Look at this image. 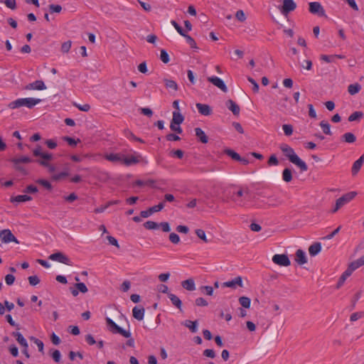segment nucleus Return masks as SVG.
<instances>
[{"mask_svg": "<svg viewBox=\"0 0 364 364\" xmlns=\"http://www.w3.org/2000/svg\"><path fill=\"white\" fill-rule=\"evenodd\" d=\"M75 287L78 289V291L81 293H86L87 292L88 289L86 285L82 282H77L75 284Z\"/></svg>", "mask_w": 364, "mask_h": 364, "instance_id": "c03bdc74", "label": "nucleus"}, {"mask_svg": "<svg viewBox=\"0 0 364 364\" xmlns=\"http://www.w3.org/2000/svg\"><path fill=\"white\" fill-rule=\"evenodd\" d=\"M282 178L285 182H290L292 179V172L289 168L284 169L282 173Z\"/></svg>", "mask_w": 364, "mask_h": 364, "instance_id": "c9c22d12", "label": "nucleus"}, {"mask_svg": "<svg viewBox=\"0 0 364 364\" xmlns=\"http://www.w3.org/2000/svg\"><path fill=\"white\" fill-rule=\"evenodd\" d=\"M23 193H26L27 194H32V193H36L38 192V188L36 186H33V185H29L23 191Z\"/></svg>", "mask_w": 364, "mask_h": 364, "instance_id": "a18cd8bd", "label": "nucleus"}, {"mask_svg": "<svg viewBox=\"0 0 364 364\" xmlns=\"http://www.w3.org/2000/svg\"><path fill=\"white\" fill-rule=\"evenodd\" d=\"M38 157L41 159L36 160L37 163L48 168L53 180L60 181L66 180L68 178L69 176V168L68 167H65L63 171L58 172L57 167L49 163L53 159V155L52 154L43 152Z\"/></svg>", "mask_w": 364, "mask_h": 364, "instance_id": "f257e3e1", "label": "nucleus"}, {"mask_svg": "<svg viewBox=\"0 0 364 364\" xmlns=\"http://www.w3.org/2000/svg\"><path fill=\"white\" fill-rule=\"evenodd\" d=\"M203 355L210 358H214L216 355L215 351L213 349H205L203 350Z\"/></svg>", "mask_w": 364, "mask_h": 364, "instance_id": "0e129e2a", "label": "nucleus"}, {"mask_svg": "<svg viewBox=\"0 0 364 364\" xmlns=\"http://www.w3.org/2000/svg\"><path fill=\"white\" fill-rule=\"evenodd\" d=\"M360 90H361V85L358 82L350 84L348 87V92L351 95H354L358 93Z\"/></svg>", "mask_w": 364, "mask_h": 364, "instance_id": "2f4dec72", "label": "nucleus"}, {"mask_svg": "<svg viewBox=\"0 0 364 364\" xmlns=\"http://www.w3.org/2000/svg\"><path fill=\"white\" fill-rule=\"evenodd\" d=\"M41 102V99L38 98H33V97H27V98H18L16 100L11 102L8 107L11 109H18L23 106L28 107V109H32L36 105L39 104Z\"/></svg>", "mask_w": 364, "mask_h": 364, "instance_id": "20e7f679", "label": "nucleus"}, {"mask_svg": "<svg viewBox=\"0 0 364 364\" xmlns=\"http://www.w3.org/2000/svg\"><path fill=\"white\" fill-rule=\"evenodd\" d=\"M342 139L347 143H353L356 140L355 136L351 132H346L342 136Z\"/></svg>", "mask_w": 364, "mask_h": 364, "instance_id": "f704fd0d", "label": "nucleus"}, {"mask_svg": "<svg viewBox=\"0 0 364 364\" xmlns=\"http://www.w3.org/2000/svg\"><path fill=\"white\" fill-rule=\"evenodd\" d=\"M196 305L198 306H206L208 305V301L203 297H198L195 301Z\"/></svg>", "mask_w": 364, "mask_h": 364, "instance_id": "4d7b16f0", "label": "nucleus"}, {"mask_svg": "<svg viewBox=\"0 0 364 364\" xmlns=\"http://www.w3.org/2000/svg\"><path fill=\"white\" fill-rule=\"evenodd\" d=\"M363 316V311L355 312L350 315V321H355Z\"/></svg>", "mask_w": 364, "mask_h": 364, "instance_id": "8fccbe9b", "label": "nucleus"}, {"mask_svg": "<svg viewBox=\"0 0 364 364\" xmlns=\"http://www.w3.org/2000/svg\"><path fill=\"white\" fill-rule=\"evenodd\" d=\"M309 12L313 14H316L318 16H325V10L319 2L314 1L309 3Z\"/></svg>", "mask_w": 364, "mask_h": 364, "instance_id": "1a4fd4ad", "label": "nucleus"}, {"mask_svg": "<svg viewBox=\"0 0 364 364\" xmlns=\"http://www.w3.org/2000/svg\"><path fill=\"white\" fill-rule=\"evenodd\" d=\"M11 161L16 165V169L21 171L23 174H26V171L25 170V168L21 166L19 164L21 163L28 164V163L32 162L33 160L28 156H20L18 158L12 159Z\"/></svg>", "mask_w": 364, "mask_h": 364, "instance_id": "6e6552de", "label": "nucleus"}, {"mask_svg": "<svg viewBox=\"0 0 364 364\" xmlns=\"http://www.w3.org/2000/svg\"><path fill=\"white\" fill-rule=\"evenodd\" d=\"M48 10H49V12L50 14H60L62 10H63V8L59 4H50L48 5Z\"/></svg>", "mask_w": 364, "mask_h": 364, "instance_id": "58836bf2", "label": "nucleus"}, {"mask_svg": "<svg viewBox=\"0 0 364 364\" xmlns=\"http://www.w3.org/2000/svg\"><path fill=\"white\" fill-rule=\"evenodd\" d=\"M282 128L286 136H290L292 134L293 127L291 124H284Z\"/></svg>", "mask_w": 364, "mask_h": 364, "instance_id": "603ef678", "label": "nucleus"}, {"mask_svg": "<svg viewBox=\"0 0 364 364\" xmlns=\"http://www.w3.org/2000/svg\"><path fill=\"white\" fill-rule=\"evenodd\" d=\"M105 321L107 329L109 332H111L113 334H119L124 336V338H128L125 344L127 346L132 348L134 346V339L132 338V333L130 331L123 329L109 317H106Z\"/></svg>", "mask_w": 364, "mask_h": 364, "instance_id": "7ed1b4c3", "label": "nucleus"}, {"mask_svg": "<svg viewBox=\"0 0 364 364\" xmlns=\"http://www.w3.org/2000/svg\"><path fill=\"white\" fill-rule=\"evenodd\" d=\"M289 161L299 168L301 171H306L308 169L306 164L301 160L297 154L295 156L291 157Z\"/></svg>", "mask_w": 364, "mask_h": 364, "instance_id": "a211bd4d", "label": "nucleus"}, {"mask_svg": "<svg viewBox=\"0 0 364 364\" xmlns=\"http://www.w3.org/2000/svg\"><path fill=\"white\" fill-rule=\"evenodd\" d=\"M296 258L295 261L298 263L299 265H303L307 262V258L306 256V253L301 249H299L296 252Z\"/></svg>", "mask_w": 364, "mask_h": 364, "instance_id": "4be33fe9", "label": "nucleus"}, {"mask_svg": "<svg viewBox=\"0 0 364 364\" xmlns=\"http://www.w3.org/2000/svg\"><path fill=\"white\" fill-rule=\"evenodd\" d=\"M280 149L289 161L291 160V157L296 155V154L294 152V150L287 144H282Z\"/></svg>", "mask_w": 364, "mask_h": 364, "instance_id": "412c9836", "label": "nucleus"}, {"mask_svg": "<svg viewBox=\"0 0 364 364\" xmlns=\"http://www.w3.org/2000/svg\"><path fill=\"white\" fill-rule=\"evenodd\" d=\"M0 238L1 240V242L4 243H9L11 242H14L16 244H19V241L13 235L11 231L9 229H4L1 230Z\"/></svg>", "mask_w": 364, "mask_h": 364, "instance_id": "423d86ee", "label": "nucleus"}, {"mask_svg": "<svg viewBox=\"0 0 364 364\" xmlns=\"http://www.w3.org/2000/svg\"><path fill=\"white\" fill-rule=\"evenodd\" d=\"M31 200H32V198L30 196L24 194V195H18L16 196H11L10 198V202L12 203L18 204V203H24L26 201H30Z\"/></svg>", "mask_w": 364, "mask_h": 364, "instance_id": "aec40b11", "label": "nucleus"}, {"mask_svg": "<svg viewBox=\"0 0 364 364\" xmlns=\"http://www.w3.org/2000/svg\"><path fill=\"white\" fill-rule=\"evenodd\" d=\"M28 279L29 284L31 286H36L40 283V279H39L38 277L36 275L30 276V277H28Z\"/></svg>", "mask_w": 364, "mask_h": 364, "instance_id": "864d4df0", "label": "nucleus"}, {"mask_svg": "<svg viewBox=\"0 0 364 364\" xmlns=\"http://www.w3.org/2000/svg\"><path fill=\"white\" fill-rule=\"evenodd\" d=\"M77 196L75 193H72L68 196H63L64 200L68 203H73V201L77 200Z\"/></svg>", "mask_w": 364, "mask_h": 364, "instance_id": "6e6d98bb", "label": "nucleus"}, {"mask_svg": "<svg viewBox=\"0 0 364 364\" xmlns=\"http://www.w3.org/2000/svg\"><path fill=\"white\" fill-rule=\"evenodd\" d=\"M144 312L145 310L144 307L134 306L132 309L133 317L138 321L143 320Z\"/></svg>", "mask_w": 364, "mask_h": 364, "instance_id": "b1692460", "label": "nucleus"}, {"mask_svg": "<svg viewBox=\"0 0 364 364\" xmlns=\"http://www.w3.org/2000/svg\"><path fill=\"white\" fill-rule=\"evenodd\" d=\"M183 325L187 327L192 333H196L198 331V321H192L191 320H186Z\"/></svg>", "mask_w": 364, "mask_h": 364, "instance_id": "7c9ffc66", "label": "nucleus"}, {"mask_svg": "<svg viewBox=\"0 0 364 364\" xmlns=\"http://www.w3.org/2000/svg\"><path fill=\"white\" fill-rule=\"evenodd\" d=\"M356 195L357 192L355 191H350L343 195L341 197L336 200L335 208L332 210V212H337L341 208L352 200Z\"/></svg>", "mask_w": 364, "mask_h": 364, "instance_id": "39448f33", "label": "nucleus"}, {"mask_svg": "<svg viewBox=\"0 0 364 364\" xmlns=\"http://www.w3.org/2000/svg\"><path fill=\"white\" fill-rule=\"evenodd\" d=\"M196 106L198 110V112L202 115L209 116L212 114V109L208 105L196 103Z\"/></svg>", "mask_w": 364, "mask_h": 364, "instance_id": "6ab92c4d", "label": "nucleus"}, {"mask_svg": "<svg viewBox=\"0 0 364 364\" xmlns=\"http://www.w3.org/2000/svg\"><path fill=\"white\" fill-rule=\"evenodd\" d=\"M272 262L279 266L288 267L291 264L289 258L284 254H276L272 257Z\"/></svg>", "mask_w": 364, "mask_h": 364, "instance_id": "0eeeda50", "label": "nucleus"}, {"mask_svg": "<svg viewBox=\"0 0 364 364\" xmlns=\"http://www.w3.org/2000/svg\"><path fill=\"white\" fill-rule=\"evenodd\" d=\"M235 16L237 18V19L240 21V22H243L245 21L246 19V16H245V13L243 12V11L242 10H239L236 12V14H235Z\"/></svg>", "mask_w": 364, "mask_h": 364, "instance_id": "69168bd1", "label": "nucleus"}, {"mask_svg": "<svg viewBox=\"0 0 364 364\" xmlns=\"http://www.w3.org/2000/svg\"><path fill=\"white\" fill-rule=\"evenodd\" d=\"M225 105L229 110L235 116L240 114V106L232 100H228L225 102Z\"/></svg>", "mask_w": 364, "mask_h": 364, "instance_id": "f3484780", "label": "nucleus"}, {"mask_svg": "<svg viewBox=\"0 0 364 364\" xmlns=\"http://www.w3.org/2000/svg\"><path fill=\"white\" fill-rule=\"evenodd\" d=\"M319 125L321 127L324 134H328V135L332 134V133L331 132V125L329 124L328 122H327L326 121H321L320 122Z\"/></svg>", "mask_w": 364, "mask_h": 364, "instance_id": "4c0bfd02", "label": "nucleus"}, {"mask_svg": "<svg viewBox=\"0 0 364 364\" xmlns=\"http://www.w3.org/2000/svg\"><path fill=\"white\" fill-rule=\"evenodd\" d=\"M200 290L203 293L208 296H212L213 294V288L211 286H202Z\"/></svg>", "mask_w": 364, "mask_h": 364, "instance_id": "49530a36", "label": "nucleus"}, {"mask_svg": "<svg viewBox=\"0 0 364 364\" xmlns=\"http://www.w3.org/2000/svg\"><path fill=\"white\" fill-rule=\"evenodd\" d=\"M196 235L200 239L203 240L205 242H208V240L206 238L205 232V231L203 230H202V229H197L196 230Z\"/></svg>", "mask_w": 364, "mask_h": 364, "instance_id": "09e8293b", "label": "nucleus"}, {"mask_svg": "<svg viewBox=\"0 0 364 364\" xmlns=\"http://www.w3.org/2000/svg\"><path fill=\"white\" fill-rule=\"evenodd\" d=\"M194 131L196 136L199 141H200L203 144H207L208 142V137L201 128L196 127L195 128Z\"/></svg>", "mask_w": 364, "mask_h": 364, "instance_id": "5701e85b", "label": "nucleus"}, {"mask_svg": "<svg viewBox=\"0 0 364 364\" xmlns=\"http://www.w3.org/2000/svg\"><path fill=\"white\" fill-rule=\"evenodd\" d=\"M184 119V116L180 112V111H173L171 124L180 125L183 122Z\"/></svg>", "mask_w": 364, "mask_h": 364, "instance_id": "a878e982", "label": "nucleus"}, {"mask_svg": "<svg viewBox=\"0 0 364 364\" xmlns=\"http://www.w3.org/2000/svg\"><path fill=\"white\" fill-rule=\"evenodd\" d=\"M160 59L164 63H168L170 61L169 55L166 50H161Z\"/></svg>", "mask_w": 364, "mask_h": 364, "instance_id": "37998d69", "label": "nucleus"}, {"mask_svg": "<svg viewBox=\"0 0 364 364\" xmlns=\"http://www.w3.org/2000/svg\"><path fill=\"white\" fill-rule=\"evenodd\" d=\"M181 286L188 291H194L196 289L195 282L192 278L183 281Z\"/></svg>", "mask_w": 364, "mask_h": 364, "instance_id": "cd10ccee", "label": "nucleus"}, {"mask_svg": "<svg viewBox=\"0 0 364 364\" xmlns=\"http://www.w3.org/2000/svg\"><path fill=\"white\" fill-rule=\"evenodd\" d=\"M224 152L235 161H237L238 160H240V156L237 152L230 149H225Z\"/></svg>", "mask_w": 364, "mask_h": 364, "instance_id": "a19ab883", "label": "nucleus"}, {"mask_svg": "<svg viewBox=\"0 0 364 364\" xmlns=\"http://www.w3.org/2000/svg\"><path fill=\"white\" fill-rule=\"evenodd\" d=\"M171 24L174 26L176 30L178 31V33L181 36H184L186 34L185 32H184V30L183 29V28L178 23H177L176 21H171Z\"/></svg>", "mask_w": 364, "mask_h": 364, "instance_id": "bf43d9fd", "label": "nucleus"}, {"mask_svg": "<svg viewBox=\"0 0 364 364\" xmlns=\"http://www.w3.org/2000/svg\"><path fill=\"white\" fill-rule=\"evenodd\" d=\"M169 240L173 244H178L180 242L179 236L175 232H171L169 235Z\"/></svg>", "mask_w": 364, "mask_h": 364, "instance_id": "680f3d73", "label": "nucleus"}, {"mask_svg": "<svg viewBox=\"0 0 364 364\" xmlns=\"http://www.w3.org/2000/svg\"><path fill=\"white\" fill-rule=\"evenodd\" d=\"M71 44L72 42L70 41L64 42L61 46V51L65 53H68L70 50Z\"/></svg>", "mask_w": 364, "mask_h": 364, "instance_id": "de8ad7c7", "label": "nucleus"}, {"mask_svg": "<svg viewBox=\"0 0 364 364\" xmlns=\"http://www.w3.org/2000/svg\"><path fill=\"white\" fill-rule=\"evenodd\" d=\"M85 341L90 346H93L96 343V341L92 335L91 334H87L85 338Z\"/></svg>", "mask_w": 364, "mask_h": 364, "instance_id": "774afa93", "label": "nucleus"}, {"mask_svg": "<svg viewBox=\"0 0 364 364\" xmlns=\"http://www.w3.org/2000/svg\"><path fill=\"white\" fill-rule=\"evenodd\" d=\"M183 36L186 38V42L189 44V46H191V48H194V49L198 48L197 47L195 40L191 36L185 34Z\"/></svg>", "mask_w": 364, "mask_h": 364, "instance_id": "79ce46f5", "label": "nucleus"}, {"mask_svg": "<svg viewBox=\"0 0 364 364\" xmlns=\"http://www.w3.org/2000/svg\"><path fill=\"white\" fill-rule=\"evenodd\" d=\"M363 117V113L362 112L356 111V112H353L348 117V119L349 122L359 121Z\"/></svg>", "mask_w": 364, "mask_h": 364, "instance_id": "e433bc0d", "label": "nucleus"}, {"mask_svg": "<svg viewBox=\"0 0 364 364\" xmlns=\"http://www.w3.org/2000/svg\"><path fill=\"white\" fill-rule=\"evenodd\" d=\"M363 266V264L359 262L358 259L352 262L348 267L347 269L342 274L346 279L351 275L353 271L360 267Z\"/></svg>", "mask_w": 364, "mask_h": 364, "instance_id": "dca6fc26", "label": "nucleus"}, {"mask_svg": "<svg viewBox=\"0 0 364 364\" xmlns=\"http://www.w3.org/2000/svg\"><path fill=\"white\" fill-rule=\"evenodd\" d=\"M164 207V202L159 203L158 205L150 207L147 210H142L140 212V216L141 218H146L151 215L154 213L161 211Z\"/></svg>", "mask_w": 364, "mask_h": 364, "instance_id": "f8f14e48", "label": "nucleus"}, {"mask_svg": "<svg viewBox=\"0 0 364 364\" xmlns=\"http://www.w3.org/2000/svg\"><path fill=\"white\" fill-rule=\"evenodd\" d=\"M49 259L53 261H56L67 265H72L70 259L65 255L60 252L51 254L49 256Z\"/></svg>", "mask_w": 364, "mask_h": 364, "instance_id": "9b49d317", "label": "nucleus"}, {"mask_svg": "<svg viewBox=\"0 0 364 364\" xmlns=\"http://www.w3.org/2000/svg\"><path fill=\"white\" fill-rule=\"evenodd\" d=\"M143 225L147 230H156L159 228V223L152 220L145 222Z\"/></svg>", "mask_w": 364, "mask_h": 364, "instance_id": "ea45409f", "label": "nucleus"}, {"mask_svg": "<svg viewBox=\"0 0 364 364\" xmlns=\"http://www.w3.org/2000/svg\"><path fill=\"white\" fill-rule=\"evenodd\" d=\"M23 89L26 90H43L46 89V86L43 80H38L26 85Z\"/></svg>", "mask_w": 364, "mask_h": 364, "instance_id": "4468645a", "label": "nucleus"}, {"mask_svg": "<svg viewBox=\"0 0 364 364\" xmlns=\"http://www.w3.org/2000/svg\"><path fill=\"white\" fill-rule=\"evenodd\" d=\"M11 336L16 338L17 342L22 346L28 348V343L23 336L18 331H14L11 333Z\"/></svg>", "mask_w": 364, "mask_h": 364, "instance_id": "bb28decb", "label": "nucleus"}, {"mask_svg": "<svg viewBox=\"0 0 364 364\" xmlns=\"http://www.w3.org/2000/svg\"><path fill=\"white\" fill-rule=\"evenodd\" d=\"M321 250V245L320 242H314L312 244L309 248V252L311 256H316L318 255Z\"/></svg>", "mask_w": 364, "mask_h": 364, "instance_id": "c756f323", "label": "nucleus"}, {"mask_svg": "<svg viewBox=\"0 0 364 364\" xmlns=\"http://www.w3.org/2000/svg\"><path fill=\"white\" fill-rule=\"evenodd\" d=\"M168 297L170 299L172 304L176 306L177 309H178L180 311H181L182 307V301L175 294L171 293L168 294Z\"/></svg>", "mask_w": 364, "mask_h": 364, "instance_id": "c85d7f7f", "label": "nucleus"}, {"mask_svg": "<svg viewBox=\"0 0 364 364\" xmlns=\"http://www.w3.org/2000/svg\"><path fill=\"white\" fill-rule=\"evenodd\" d=\"M166 139L168 141H174L181 140V138L173 133H169L166 136Z\"/></svg>", "mask_w": 364, "mask_h": 364, "instance_id": "052dcab7", "label": "nucleus"}, {"mask_svg": "<svg viewBox=\"0 0 364 364\" xmlns=\"http://www.w3.org/2000/svg\"><path fill=\"white\" fill-rule=\"evenodd\" d=\"M363 266V264L359 262L358 259L352 262L348 267L347 269L342 274L346 279L351 275L353 271L360 267Z\"/></svg>", "mask_w": 364, "mask_h": 364, "instance_id": "2eb2a0df", "label": "nucleus"}, {"mask_svg": "<svg viewBox=\"0 0 364 364\" xmlns=\"http://www.w3.org/2000/svg\"><path fill=\"white\" fill-rule=\"evenodd\" d=\"M159 228H161L162 231L164 232H168L171 231L170 225L168 222H161L159 223Z\"/></svg>", "mask_w": 364, "mask_h": 364, "instance_id": "13d9d810", "label": "nucleus"}, {"mask_svg": "<svg viewBox=\"0 0 364 364\" xmlns=\"http://www.w3.org/2000/svg\"><path fill=\"white\" fill-rule=\"evenodd\" d=\"M63 140L67 141L68 144L71 146H75L78 142H80V139L75 140V139L70 136H64Z\"/></svg>", "mask_w": 364, "mask_h": 364, "instance_id": "3c124183", "label": "nucleus"}, {"mask_svg": "<svg viewBox=\"0 0 364 364\" xmlns=\"http://www.w3.org/2000/svg\"><path fill=\"white\" fill-rule=\"evenodd\" d=\"M208 81L220 89L223 92H227L228 90L224 81L217 76L208 77Z\"/></svg>", "mask_w": 364, "mask_h": 364, "instance_id": "ddd939ff", "label": "nucleus"}, {"mask_svg": "<svg viewBox=\"0 0 364 364\" xmlns=\"http://www.w3.org/2000/svg\"><path fill=\"white\" fill-rule=\"evenodd\" d=\"M51 356L55 363H60V358H61V354L58 350H54L51 354Z\"/></svg>", "mask_w": 364, "mask_h": 364, "instance_id": "5fc2aeb1", "label": "nucleus"}, {"mask_svg": "<svg viewBox=\"0 0 364 364\" xmlns=\"http://www.w3.org/2000/svg\"><path fill=\"white\" fill-rule=\"evenodd\" d=\"M164 82L165 83V86L167 89H171L174 91H177L178 89V86L176 81L173 80L164 79Z\"/></svg>", "mask_w": 364, "mask_h": 364, "instance_id": "473e14b6", "label": "nucleus"}, {"mask_svg": "<svg viewBox=\"0 0 364 364\" xmlns=\"http://www.w3.org/2000/svg\"><path fill=\"white\" fill-rule=\"evenodd\" d=\"M364 163V154L358 159L356 160L352 166L351 172L353 175H355L358 173V172L360 171V168L362 167L363 164Z\"/></svg>", "mask_w": 364, "mask_h": 364, "instance_id": "393cba45", "label": "nucleus"}, {"mask_svg": "<svg viewBox=\"0 0 364 364\" xmlns=\"http://www.w3.org/2000/svg\"><path fill=\"white\" fill-rule=\"evenodd\" d=\"M283 5L280 9L281 13L287 16L291 11H293L296 8V4L294 1V0H282Z\"/></svg>", "mask_w": 364, "mask_h": 364, "instance_id": "9d476101", "label": "nucleus"}, {"mask_svg": "<svg viewBox=\"0 0 364 364\" xmlns=\"http://www.w3.org/2000/svg\"><path fill=\"white\" fill-rule=\"evenodd\" d=\"M240 304L245 309H249L251 305V299L247 296H240L238 299Z\"/></svg>", "mask_w": 364, "mask_h": 364, "instance_id": "72a5a7b5", "label": "nucleus"}, {"mask_svg": "<svg viewBox=\"0 0 364 364\" xmlns=\"http://www.w3.org/2000/svg\"><path fill=\"white\" fill-rule=\"evenodd\" d=\"M267 163H268L269 166H277L279 164V161H278L277 156L274 154H272L269 158Z\"/></svg>", "mask_w": 364, "mask_h": 364, "instance_id": "e2e57ef3", "label": "nucleus"}, {"mask_svg": "<svg viewBox=\"0 0 364 364\" xmlns=\"http://www.w3.org/2000/svg\"><path fill=\"white\" fill-rule=\"evenodd\" d=\"M105 159L114 165H124L126 166H132L139 162L138 156H127L121 153L107 154L105 155Z\"/></svg>", "mask_w": 364, "mask_h": 364, "instance_id": "f03ea898", "label": "nucleus"}, {"mask_svg": "<svg viewBox=\"0 0 364 364\" xmlns=\"http://www.w3.org/2000/svg\"><path fill=\"white\" fill-rule=\"evenodd\" d=\"M183 154H184V152L181 149L172 150L171 151V155L172 156H176L178 159H182L183 156Z\"/></svg>", "mask_w": 364, "mask_h": 364, "instance_id": "338daca9", "label": "nucleus"}]
</instances>
